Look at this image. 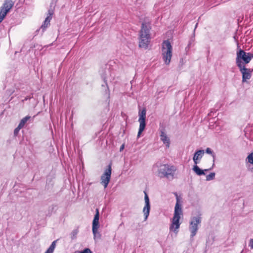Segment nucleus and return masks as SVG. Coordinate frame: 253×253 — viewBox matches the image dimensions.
<instances>
[{
	"label": "nucleus",
	"mask_w": 253,
	"mask_h": 253,
	"mask_svg": "<svg viewBox=\"0 0 253 253\" xmlns=\"http://www.w3.org/2000/svg\"><path fill=\"white\" fill-rule=\"evenodd\" d=\"M152 170L154 174L158 177L166 178L171 180L174 178L176 168L171 165L157 163L153 166Z\"/></svg>",
	"instance_id": "1"
},
{
	"label": "nucleus",
	"mask_w": 253,
	"mask_h": 253,
	"mask_svg": "<svg viewBox=\"0 0 253 253\" xmlns=\"http://www.w3.org/2000/svg\"><path fill=\"white\" fill-rule=\"evenodd\" d=\"M150 29L151 24L149 22H145L142 24L138 38L139 46L140 48L145 49L148 48L151 39Z\"/></svg>",
	"instance_id": "2"
},
{
	"label": "nucleus",
	"mask_w": 253,
	"mask_h": 253,
	"mask_svg": "<svg viewBox=\"0 0 253 253\" xmlns=\"http://www.w3.org/2000/svg\"><path fill=\"white\" fill-rule=\"evenodd\" d=\"M181 215H182V210L181 206L180 204V200L176 197V203L174 207V211L173 216L172 218L171 223L169 227L170 231L177 233L178 229L179 228L180 223L179 219Z\"/></svg>",
	"instance_id": "3"
},
{
	"label": "nucleus",
	"mask_w": 253,
	"mask_h": 253,
	"mask_svg": "<svg viewBox=\"0 0 253 253\" xmlns=\"http://www.w3.org/2000/svg\"><path fill=\"white\" fill-rule=\"evenodd\" d=\"M253 58V54L250 52H246L242 49H240L237 52V57L236 58V63L238 67L245 66L242 63V60L243 61L244 63H249L251 59Z\"/></svg>",
	"instance_id": "4"
},
{
	"label": "nucleus",
	"mask_w": 253,
	"mask_h": 253,
	"mask_svg": "<svg viewBox=\"0 0 253 253\" xmlns=\"http://www.w3.org/2000/svg\"><path fill=\"white\" fill-rule=\"evenodd\" d=\"M162 52L165 64L169 65L172 57V46L169 41H165L163 42Z\"/></svg>",
	"instance_id": "5"
},
{
	"label": "nucleus",
	"mask_w": 253,
	"mask_h": 253,
	"mask_svg": "<svg viewBox=\"0 0 253 253\" xmlns=\"http://www.w3.org/2000/svg\"><path fill=\"white\" fill-rule=\"evenodd\" d=\"M202 221L201 214H198L195 216L191 217L189 229L191 232L190 237L193 238L197 234V231L199 229V226L200 225Z\"/></svg>",
	"instance_id": "6"
},
{
	"label": "nucleus",
	"mask_w": 253,
	"mask_h": 253,
	"mask_svg": "<svg viewBox=\"0 0 253 253\" xmlns=\"http://www.w3.org/2000/svg\"><path fill=\"white\" fill-rule=\"evenodd\" d=\"M99 210L97 209H96V213L92 222V233L95 240L96 238H100L101 237L100 233L98 232V229L99 227Z\"/></svg>",
	"instance_id": "7"
},
{
	"label": "nucleus",
	"mask_w": 253,
	"mask_h": 253,
	"mask_svg": "<svg viewBox=\"0 0 253 253\" xmlns=\"http://www.w3.org/2000/svg\"><path fill=\"white\" fill-rule=\"evenodd\" d=\"M146 110L145 108H143L141 111L139 112V119L138 122L139 123V128L137 134V137H139L144 130L145 126H146Z\"/></svg>",
	"instance_id": "8"
},
{
	"label": "nucleus",
	"mask_w": 253,
	"mask_h": 253,
	"mask_svg": "<svg viewBox=\"0 0 253 253\" xmlns=\"http://www.w3.org/2000/svg\"><path fill=\"white\" fill-rule=\"evenodd\" d=\"M112 168L111 165L108 166V168L105 169L104 172L101 176V184L106 188L111 179Z\"/></svg>",
	"instance_id": "9"
},
{
	"label": "nucleus",
	"mask_w": 253,
	"mask_h": 253,
	"mask_svg": "<svg viewBox=\"0 0 253 253\" xmlns=\"http://www.w3.org/2000/svg\"><path fill=\"white\" fill-rule=\"evenodd\" d=\"M238 68L242 74V82H247L248 80L251 79L253 69L247 68L245 66H242L241 67Z\"/></svg>",
	"instance_id": "10"
},
{
	"label": "nucleus",
	"mask_w": 253,
	"mask_h": 253,
	"mask_svg": "<svg viewBox=\"0 0 253 253\" xmlns=\"http://www.w3.org/2000/svg\"><path fill=\"white\" fill-rule=\"evenodd\" d=\"M145 206L143 209V212L144 215V220H146L148 218V217L149 215L150 211V204L149 201V199L148 195L146 193H145Z\"/></svg>",
	"instance_id": "11"
},
{
	"label": "nucleus",
	"mask_w": 253,
	"mask_h": 253,
	"mask_svg": "<svg viewBox=\"0 0 253 253\" xmlns=\"http://www.w3.org/2000/svg\"><path fill=\"white\" fill-rule=\"evenodd\" d=\"M204 153L205 151L203 150H199L195 152L193 158L195 165H197L199 163V161L203 157Z\"/></svg>",
	"instance_id": "12"
},
{
	"label": "nucleus",
	"mask_w": 253,
	"mask_h": 253,
	"mask_svg": "<svg viewBox=\"0 0 253 253\" xmlns=\"http://www.w3.org/2000/svg\"><path fill=\"white\" fill-rule=\"evenodd\" d=\"M14 3L11 0H6L4 1L0 9L7 14L13 6Z\"/></svg>",
	"instance_id": "13"
},
{
	"label": "nucleus",
	"mask_w": 253,
	"mask_h": 253,
	"mask_svg": "<svg viewBox=\"0 0 253 253\" xmlns=\"http://www.w3.org/2000/svg\"><path fill=\"white\" fill-rule=\"evenodd\" d=\"M211 169L212 168H210L209 169H205L203 170V169H201L197 165H195L193 166L192 169L198 175H205V171H208Z\"/></svg>",
	"instance_id": "14"
},
{
	"label": "nucleus",
	"mask_w": 253,
	"mask_h": 253,
	"mask_svg": "<svg viewBox=\"0 0 253 253\" xmlns=\"http://www.w3.org/2000/svg\"><path fill=\"white\" fill-rule=\"evenodd\" d=\"M160 136L161 140L166 144V147L169 148V147L170 140L166 134L164 132L162 131Z\"/></svg>",
	"instance_id": "15"
},
{
	"label": "nucleus",
	"mask_w": 253,
	"mask_h": 253,
	"mask_svg": "<svg viewBox=\"0 0 253 253\" xmlns=\"http://www.w3.org/2000/svg\"><path fill=\"white\" fill-rule=\"evenodd\" d=\"M52 12H49V15L45 18L43 24L41 26V28L44 30L49 24L50 20L51 19Z\"/></svg>",
	"instance_id": "16"
},
{
	"label": "nucleus",
	"mask_w": 253,
	"mask_h": 253,
	"mask_svg": "<svg viewBox=\"0 0 253 253\" xmlns=\"http://www.w3.org/2000/svg\"><path fill=\"white\" fill-rule=\"evenodd\" d=\"M205 152L206 153H207V154H210L211 155L212 158H213V164L212 165V167H213V166L214 165V163L215 162V158H216V155L213 152V151L210 148H207L206 150H205Z\"/></svg>",
	"instance_id": "17"
},
{
	"label": "nucleus",
	"mask_w": 253,
	"mask_h": 253,
	"mask_svg": "<svg viewBox=\"0 0 253 253\" xmlns=\"http://www.w3.org/2000/svg\"><path fill=\"white\" fill-rule=\"evenodd\" d=\"M56 241H53L45 253H53L55 248Z\"/></svg>",
	"instance_id": "18"
},
{
	"label": "nucleus",
	"mask_w": 253,
	"mask_h": 253,
	"mask_svg": "<svg viewBox=\"0 0 253 253\" xmlns=\"http://www.w3.org/2000/svg\"><path fill=\"white\" fill-rule=\"evenodd\" d=\"M30 118L31 117L29 116H27L23 118L19 124L20 126L23 127L25 124L27 123L28 121H29L30 119Z\"/></svg>",
	"instance_id": "19"
},
{
	"label": "nucleus",
	"mask_w": 253,
	"mask_h": 253,
	"mask_svg": "<svg viewBox=\"0 0 253 253\" xmlns=\"http://www.w3.org/2000/svg\"><path fill=\"white\" fill-rule=\"evenodd\" d=\"M101 77H102V79L103 80V81L104 82V83H105V85L102 84V86L105 87V89L106 91L108 90V85H107V78L106 72H105V74L104 75H102Z\"/></svg>",
	"instance_id": "20"
},
{
	"label": "nucleus",
	"mask_w": 253,
	"mask_h": 253,
	"mask_svg": "<svg viewBox=\"0 0 253 253\" xmlns=\"http://www.w3.org/2000/svg\"><path fill=\"white\" fill-rule=\"evenodd\" d=\"M215 174L214 172H211L206 176V180L210 181L213 180L215 177Z\"/></svg>",
	"instance_id": "21"
},
{
	"label": "nucleus",
	"mask_w": 253,
	"mask_h": 253,
	"mask_svg": "<svg viewBox=\"0 0 253 253\" xmlns=\"http://www.w3.org/2000/svg\"><path fill=\"white\" fill-rule=\"evenodd\" d=\"M79 231L78 229H74L72 231L71 234V238L72 240L76 238L77 235L78 234Z\"/></svg>",
	"instance_id": "22"
},
{
	"label": "nucleus",
	"mask_w": 253,
	"mask_h": 253,
	"mask_svg": "<svg viewBox=\"0 0 253 253\" xmlns=\"http://www.w3.org/2000/svg\"><path fill=\"white\" fill-rule=\"evenodd\" d=\"M248 161L251 164H253V152L250 154L247 158Z\"/></svg>",
	"instance_id": "23"
},
{
	"label": "nucleus",
	"mask_w": 253,
	"mask_h": 253,
	"mask_svg": "<svg viewBox=\"0 0 253 253\" xmlns=\"http://www.w3.org/2000/svg\"><path fill=\"white\" fill-rule=\"evenodd\" d=\"M7 14L0 9V23L3 20Z\"/></svg>",
	"instance_id": "24"
},
{
	"label": "nucleus",
	"mask_w": 253,
	"mask_h": 253,
	"mask_svg": "<svg viewBox=\"0 0 253 253\" xmlns=\"http://www.w3.org/2000/svg\"><path fill=\"white\" fill-rule=\"evenodd\" d=\"M23 127H20L19 125L18 126L14 129V134L15 135H17L19 132V131L20 129H21Z\"/></svg>",
	"instance_id": "25"
},
{
	"label": "nucleus",
	"mask_w": 253,
	"mask_h": 253,
	"mask_svg": "<svg viewBox=\"0 0 253 253\" xmlns=\"http://www.w3.org/2000/svg\"><path fill=\"white\" fill-rule=\"evenodd\" d=\"M78 253H92L90 250L88 248H86L82 252H78Z\"/></svg>",
	"instance_id": "26"
},
{
	"label": "nucleus",
	"mask_w": 253,
	"mask_h": 253,
	"mask_svg": "<svg viewBox=\"0 0 253 253\" xmlns=\"http://www.w3.org/2000/svg\"><path fill=\"white\" fill-rule=\"evenodd\" d=\"M249 246L251 249H253V239L250 240Z\"/></svg>",
	"instance_id": "27"
},
{
	"label": "nucleus",
	"mask_w": 253,
	"mask_h": 253,
	"mask_svg": "<svg viewBox=\"0 0 253 253\" xmlns=\"http://www.w3.org/2000/svg\"><path fill=\"white\" fill-rule=\"evenodd\" d=\"M124 147H125V145L124 144H122L120 148V151H122L124 150Z\"/></svg>",
	"instance_id": "28"
},
{
	"label": "nucleus",
	"mask_w": 253,
	"mask_h": 253,
	"mask_svg": "<svg viewBox=\"0 0 253 253\" xmlns=\"http://www.w3.org/2000/svg\"><path fill=\"white\" fill-rule=\"evenodd\" d=\"M212 113V112H211L210 113H209L208 115L209 116H211V113Z\"/></svg>",
	"instance_id": "29"
},
{
	"label": "nucleus",
	"mask_w": 253,
	"mask_h": 253,
	"mask_svg": "<svg viewBox=\"0 0 253 253\" xmlns=\"http://www.w3.org/2000/svg\"><path fill=\"white\" fill-rule=\"evenodd\" d=\"M197 25H198V23H197V24H196L195 28H196V27H197Z\"/></svg>",
	"instance_id": "30"
},
{
	"label": "nucleus",
	"mask_w": 253,
	"mask_h": 253,
	"mask_svg": "<svg viewBox=\"0 0 253 253\" xmlns=\"http://www.w3.org/2000/svg\"><path fill=\"white\" fill-rule=\"evenodd\" d=\"M75 253H78V251H77V252H75Z\"/></svg>",
	"instance_id": "31"
}]
</instances>
